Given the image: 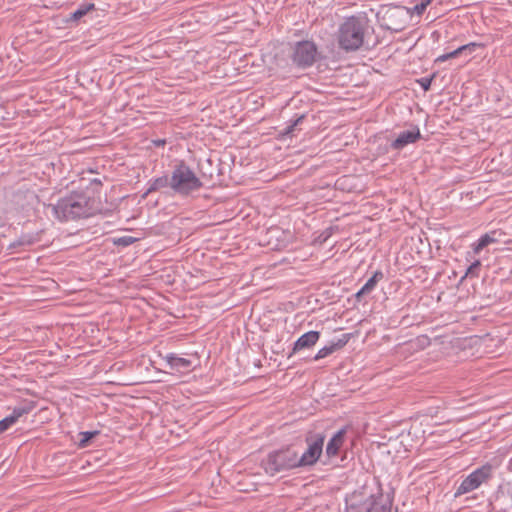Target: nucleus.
I'll list each match as a JSON object with an SVG mask.
<instances>
[{
  "label": "nucleus",
  "mask_w": 512,
  "mask_h": 512,
  "mask_svg": "<svg viewBox=\"0 0 512 512\" xmlns=\"http://www.w3.org/2000/svg\"><path fill=\"white\" fill-rule=\"evenodd\" d=\"M320 338V332L319 331H309L301 335L294 343L293 349L289 357L292 356V354H295L301 350L304 349H310L312 348L319 340Z\"/></svg>",
  "instance_id": "f8f14e48"
},
{
  "label": "nucleus",
  "mask_w": 512,
  "mask_h": 512,
  "mask_svg": "<svg viewBox=\"0 0 512 512\" xmlns=\"http://www.w3.org/2000/svg\"><path fill=\"white\" fill-rule=\"evenodd\" d=\"M350 340V334H343L336 342H332L330 345L321 348L314 356L313 360L317 361L323 359L337 350L342 349Z\"/></svg>",
  "instance_id": "2eb2a0df"
},
{
  "label": "nucleus",
  "mask_w": 512,
  "mask_h": 512,
  "mask_svg": "<svg viewBox=\"0 0 512 512\" xmlns=\"http://www.w3.org/2000/svg\"><path fill=\"white\" fill-rule=\"evenodd\" d=\"M211 159H206V163L211 164Z\"/></svg>",
  "instance_id": "58836bf2"
},
{
  "label": "nucleus",
  "mask_w": 512,
  "mask_h": 512,
  "mask_svg": "<svg viewBox=\"0 0 512 512\" xmlns=\"http://www.w3.org/2000/svg\"><path fill=\"white\" fill-rule=\"evenodd\" d=\"M153 143L155 146L161 147L166 144V140L165 139H157V140H154Z\"/></svg>",
  "instance_id": "f704fd0d"
},
{
  "label": "nucleus",
  "mask_w": 512,
  "mask_h": 512,
  "mask_svg": "<svg viewBox=\"0 0 512 512\" xmlns=\"http://www.w3.org/2000/svg\"><path fill=\"white\" fill-rule=\"evenodd\" d=\"M35 406L36 405L33 401H28L20 405L21 409L25 410V415L29 414L35 408Z\"/></svg>",
  "instance_id": "2f4dec72"
},
{
  "label": "nucleus",
  "mask_w": 512,
  "mask_h": 512,
  "mask_svg": "<svg viewBox=\"0 0 512 512\" xmlns=\"http://www.w3.org/2000/svg\"><path fill=\"white\" fill-rule=\"evenodd\" d=\"M437 80L438 76L436 74H433L430 77H422L419 80H417V82L420 84L424 91H427L430 89L432 84H436Z\"/></svg>",
  "instance_id": "a878e982"
},
{
  "label": "nucleus",
  "mask_w": 512,
  "mask_h": 512,
  "mask_svg": "<svg viewBox=\"0 0 512 512\" xmlns=\"http://www.w3.org/2000/svg\"><path fill=\"white\" fill-rule=\"evenodd\" d=\"M92 183H96V184H99V185H101V184H102V183H101V180H99V179H94V180L92 181Z\"/></svg>",
  "instance_id": "4c0bfd02"
},
{
  "label": "nucleus",
  "mask_w": 512,
  "mask_h": 512,
  "mask_svg": "<svg viewBox=\"0 0 512 512\" xmlns=\"http://www.w3.org/2000/svg\"><path fill=\"white\" fill-rule=\"evenodd\" d=\"M346 435V428H342L337 431L333 437L328 441L326 446V456L332 458L338 455L340 448L342 447Z\"/></svg>",
  "instance_id": "dca6fc26"
},
{
  "label": "nucleus",
  "mask_w": 512,
  "mask_h": 512,
  "mask_svg": "<svg viewBox=\"0 0 512 512\" xmlns=\"http://www.w3.org/2000/svg\"><path fill=\"white\" fill-rule=\"evenodd\" d=\"M51 207L54 216L60 221L88 218L96 213L95 200L84 192H72Z\"/></svg>",
  "instance_id": "f257e3e1"
},
{
  "label": "nucleus",
  "mask_w": 512,
  "mask_h": 512,
  "mask_svg": "<svg viewBox=\"0 0 512 512\" xmlns=\"http://www.w3.org/2000/svg\"><path fill=\"white\" fill-rule=\"evenodd\" d=\"M317 55V45L313 41L302 40L292 45L290 59L297 68L307 69L316 62Z\"/></svg>",
  "instance_id": "39448f33"
},
{
  "label": "nucleus",
  "mask_w": 512,
  "mask_h": 512,
  "mask_svg": "<svg viewBox=\"0 0 512 512\" xmlns=\"http://www.w3.org/2000/svg\"><path fill=\"white\" fill-rule=\"evenodd\" d=\"M25 415V410H22L20 406H17L13 409L12 413L9 415L10 418H14V423L17 422V420Z\"/></svg>",
  "instance_id": "7c9ffc66"
},
{
  "label": "nucleus",
  "mask_w": 512,
  "mask_h": 512,
  "mask_svg": "<svg viewBox=\"0 0 512 512\" xmlns=\"http://www.w3.org/2000/svg\"><path fill=\"white\" fill-rule=\"evenodd\" d=\"M482 337L471 335L463 338H455L450 341V358L455 357V361H465L474 357L482 346Z\"/></svg>",
  "instance_id": "423d86ee"
},
{
  "label": "nucleus",
  "mask_w": 512,
  "mask_h": 512,
  "mask_svg": "<svg viewBox=\"0 0 512 512\" xmlns=\"http://www.w3.org/2000/svg\"><path fill=\"white\" fill-rule=\"evenodd\" d=\"M95 10L94 3H82L73 13L70 15V20L78 21L84 17L88 12Z\"/></svg>",
  "instance_id": "412c9836"
},
{
  "label": "nucleus",
  "mask_w": 512,
  "mask_h": 512,
  "mask_svg": "<svg viewBox=\"0 0 512 512\" xmlns=\"http://www.w3.org/2000/svg\"><path fill=\"white\" fill-rule=\"evenodd\" d=\"M437 60L439 61H445V60H448V53H444L443 55H441Z\"/></svg>",
  "instance_id": "c9c22d12"
},
{
  "label": "nucleus",
  "mask_w": 512,
  "mask_h": 512,
  "mask_svg": "<svg viewBox=\"0 0 512 512\" xmlns=\"http://www.w3.org/2000/svg\"><path fill=\"white\" fill-rule=\"evenodd\" d=\"M462 10L450 9V28L456 29L457 26H465L470 23V17L467 13L461 15Z\"/></svg>",
  "instance_id": "aec40b11"
},
{
  "label": "nucleus",
  "mask_w": 512,
  "mask_h": 512,
  "mask_svg": "<svg viewBox=\"0 0 512 512\" xmlns=\"http://www.w3.org/2000/svg\"><path fill=\"white\" fill-rule=\"evenodd\" d=\"M493 477V467L485 464L471 472L456 488L454 497L457 498L463 494L472 492L482 484H487Z\"/></svg>",
  "instance_id": "0eeeda50"
},
{
  "label": "nucleus",
  "mask_w": 512,
  "mask_h": 512,
  "mask_svg": "<svg viewBox=\"0 0 512 512\" xmlns=\"http://www.w3.org/2000/svg\"><path fill=\"white\" fill-rule=\"evenodd\" d=\"M366 501L370 512H391L392 499L389 494L378 492L367 497Z\"/></svg>",
  "instance_id": "1a4fd4ad"
},
{
  "label": "nucleus",
  "mask_w": 512,
  "mask_h": 512,
  "mask_svg": "<svg viewBox=\"0 0 512 512\" xmlns=\"http://www.w3.org/2000/svg\"><path fill=\"white\" fill-rule=\"evenodd\" d=\"M345 512H370L366 498L362 500L358 495H353L350 500H347Z\"/></svg>",
  "instance_id": "6ab92c4d"
},
{
  "label": "nucleus",
  "mask_w": 512,
  "mask_h": 512,
  "mask_svg": "<svg viewBox=\"0 0 512 512\" xmlns=\"http://www.w3.org/2000/svg\"><path fill=\"white\" fill-rule=\"evenodd\" d=\"M503 233L498 230H493L482 235L475 243L472 244V249L475 254H478L483 248L487 247L492 243L499 242L498 236Z\"/></svg>",
  "instance_id": "f3484780"
},
{
  "label": "nucleus",
  "mask_w": 512,
  "mask_h": 512,
  "mask_svg": "<svg viewBox=\"0 0 512 512\" xmlns=\"http://www.w3.org/2000/svg\"><path fill=\"white\" fill-rule=\"evenodd\" d=\"M325 436L323 434H315L306 437L307 449L299 456L297 453V464L299 468L310 467L317 463L323 453Z\"/></svg>",
  "instance_id": "6e6552de"
},
{
  "label": "nucleus",
  "mask_w": 512,
  "mask_h": 512,
  "mask_svg": "<svg viewBox=\"0 0 512 512\" xmlns=\"http://www.w3.org/2000/svg\"><path fill=\"white\" fill-rule=\"evenodd\" d=\"M165 360L170 369L177 372H188L192 369V361L187 358L179 357L176 354L169 353L165 356Z\"/></svg>",
  "instance_id": "4468645a"
},
{
  "label": "nucleus",
  "mask_w": 512,
  "mask_h": 512,
  "mask_svg": "<svg viewBox=\"0 0 512 512\" xmlns=\"http://www.w3.org/2000/svg\"><path fill=\"white\" fill-rule=\"evenodd\" d=\"M199 168L204 177H208L209 179L213 178L214 172L213 171H205L203 163H201V162L199 163Z\"/></svg>",
  "instance_id": "473e14b6"
},
{
  "label": "nucleus",
  "mask_w": 512,
  "mask_h": 512,
  "mask_svg": "<svg viewBox=\"0 0 512 512\" xmlns=\"http://www.w3.org/2000/svg\"><path fill=\"white\" fill-rule=\"evenodd\" d=\"M455 42V39L450 41V60L460 58L463 63L470 61L477 45L472 42L463 45H456Z\"/></svg>",
  "instance_id": "9d476101"
},
{
  "label": "nucleus",
  "mask_w": 512,
  "mask_h": 512,
  "mask_svg": "<svg viewBox=\"0 0 512 512\" xmlns=\"http://www.w3.org/2000/svg\"><path fill=\"white\" fill-rule=\"evenodd\" d=\"M383 277H384V275H383L382 271L378 270V271L374 272L372 277H370L367 280V282L363 285L362 292H367L368 294L370 292H372L374 290V288L376 287L378 281L383 279Z\"/></svg>",
  "instance_id": "4be33fe9"
},
{
  "label": "nucleus",
  "mask_w": 512,
  "mask_h": 512,
  "mask_svg": "<svg viewBox=\"0 0 512 512\" xmlns=\"http://www.w3.org/2000/svg\"><path fill=\"white\" fill-rule=\"evenodd\" d=\"M304 119V115H301L299 116L297 119H295L294 121H292L291 123H289L282 131H280L279 135L282 137V138H285L287 136H290L292 135L295 127L301 123Z\"/></svg>",
  "instance_id": "393cba45"
},
{
  "label": "nucleus",
  "mask_w": 512,
  "mask_h": 512,
  "mask_svg": "<svg viewBox=\"0 0 512 512\" xmlns=\"http://www.w3.org/2000/svg\"><path fill=\"white\" fill-rule=\"evenodd\" d=\"M99 431L95 430V431H85V432H80L79 436L81 437L80 440H79V443H78V446L80 448H85L87 446H89L91 440L93 438H95L97 435H99Z\"/></svg>",
  "instance_id": "5701e85b"
},
{
  "label": "nucleus",
  "mask_w": 512,
  "mask_h": 512,
  "mask_svg": "<svg viewBox=\"0 0 512 512\" xmlns=\"http://www.w3.org/2000/svg\"><path fill=\"white\" fill-rule=\"evenodd\" d=\"M202 187L200 178L183 160L174 166L171 173V190L174 194L189 197Z\"/></svg>",
  "instance_id": "7ed1b4c3"
},
{
  "label": "nucleus",
  "mask_w": 512,
  "mask_h": 512,
  "mask_svg": "<svg viewBox=\"0 0 512 512\" xmlns=\"http://www.w3.org/2000/svg\"><path fill=\"white\" fill-rule=\"evenodd\" d=\"M480 267H481V262L479 260H475L468 267L466 275H469L471 277H478Z\"/></svg>",
  "instance_id": "cd10ccee"
},
{
  "label": "nucleus",
  "mask_w": 512,
  "mask_h": 512,
  "mask_svg": "<svg viewBox=\"0 0 512 512\" xmlns=\"http://www.w3.org/2000/svg\"><path fill=\"white\" fill-rule=\"evenodd\" d=\"M147 185V190L141 196L142 199H146L149 194L156 192L160 189L166 187H169L171 189V176L168 177L167 175H163L157 178L150 179Z\"/></svg>",
  "instance_id": "a211bd4d"
},
{
  "label": "nucleus",
  "mask_w": 512,
  "mask_h": 512,
  "mask_svg": "<svg viewBox=\"0 0 512 512\" xmlns=\"http://www.w3.org/2000/svg\"><path fill=\"white\" fill-rule=\"evenodd\" d=\"M14 423V418H10L9 416L0 420V434L8 430Z\"/></svg>",
  "instance_id": "c756f323"
},
{
  "label": "nucleus",
  "mask_w": 512,
  "mask_h": 512,
  "mask_svg": "<svg viewBox=\"0 0 512 512\" xmlns=\"http://www.w3.org/2000/svg\"><path fill=\"white\" fill-rule=\"evenodd\" d=\"M420 137V130L417 127L412 130L402 131L397 138L392 141L391 147L395 150H401L408 144L416 142Z\"/></svg>",
  "instance_id": "ddd939ff"
},
{
  "label": "nucleus",
  "mask_w": 512,
  "mask_h": 512,
  "mask_svg": "<svg viewBox=\"0 0 512 512\" xmlns=\"http://www.w3.org/2000/svg\"><path fill=\"white\" fill-rule=\"evenodd\" d=\"M136 241V238L132 236H122L118 238L113 239V243L117 246L127 247L134 243Z\"/></svg>",
  "instance_id": "bb28decb"
},
{
  "label": "nucleus",
  "mask_w": 512,
  "mask_h": 512,
  "mask_svg": "<svg viewBox=\"0 0 512 512\" xmlns=\"http://www.w3.org/2000/svg\"><path fill=\"white\" fill-rule=\"evenodd\" d=\"M304 119V115H301L299 116L297 119H295L294 121H292L291 123H289L282 131H280L279 135L282 137V138H285L287 136H290L292 135L295 127L301 123Z\"/></svg>",
  "instance_id": "b1692460"
},
{
  "label": "nucleus",
  "mask_w": 512,
  "mask_h": 512,
  "mask_svg": "<svg viewBox=\"0 0 512 512\" xmlns=\"http://www.w3.org/2000/svg\"><path fill=\"white\" fill-rule=\"evenodd\" d=\"M265 473L274 476L280 472L299 468L297 464V451L291 445L269 452L261 461Z\"/></svg>",
  "instance_id": "20e7f679"
},
{
  "label": "nucleus",
  "mask_w": 512,
  "mask_h": 512,
  "mask_svg": "<svg viewBox=\"0 0 512 512\" xmlns=\"http://www.w3.org/2000/svg\"><path fill=\"white\" fill-rule=\"evenodd\" d=\"M367 292H362V288L354 295L357 302H361L364 295H367Z\"/></svg>",
  "instance_id": "72a5a7b5"
},
{
  "label": "nucleus",
  "mask_w": 512,
  "mask_h": 512,
  "mask_svg": "<svg viewBox=\"0 0 512 512\" xmlns=\"http://www.w3.org/2000/svg\"><path fill=\"white\" fill-rule=\"evenodd\" d=\"M430 3V0H423L420 3L416 4L412 9V13H415L417 15L423 14V12L426 10L428 4Z\"/></svg>",
  "instance_id": "c85d7f7f"
},
{
  "label": "nucleus",
  "mask_w": 512,
  "mask_h": 512,
  "mask_svg": "<svg viewBox=\"0 0 512 512\" xmlns=\"http://www.w3.org/2000/svg\"><path fill=\"white\" fill-rule=\"evenodd\" d=\"M43 234L44 230H37L34 232H23L17 239H15L9 245V247L13 249L19 247H30L41 242Z\"/></svg>",
  "instance_id": "9b49d317"
},
{
  "label": "nucleus",
  "mask_w": 512,
  "mask_h": 512,
  "mask_svg": "<svg viewBox=\"0 0 512 512\" xmlns=\"http://www.w3.org/2000/svg\"><path fill=\"white\" fill-rule=\"evenodd\" d=\"M369 28L366 16L353 15L345 18L336 32L339 48L347 53L360 50L365 46Z\"/></svg>",
  "instance_id": "f03ea898"
},
{
  "label": "nucleus",
  "mask_w": 512,
  "mask_h": 512,
  "mask_svg": "<svg viewBox=\"0 0 512 512\" xmlns=\"http://www.w3.org/2000/svg\"><path fill=\"white\" fill-rule=\"evenodd\" d=\"M440 339H441V337H440V336H435V337H434V341H435L436 343H442V341H440Z\"/></svg>",
  "instance_id": "e433bc0d"
}]
</instances>
